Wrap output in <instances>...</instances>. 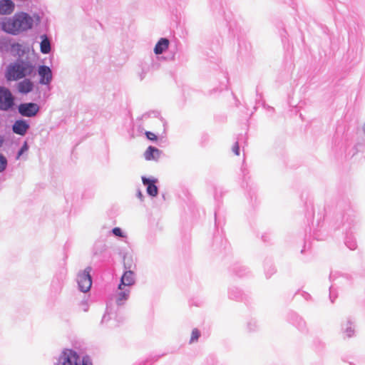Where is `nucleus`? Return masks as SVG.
<instances>
[{
    "instance_id": "nucleus-1",
    "label": "nucleus",
    "mask_w": 365,
    "mask_h": 365,
    "mask_svg": "<svg viewBox=\"0 0 365 365\" xmlns=\"http://www.w3.org/2000/svg\"><path fill=\"white\" fill-rule=\"evenodd\" d=\"M33 19L26 13H16L12 18H6L1 22V28L5 32L16 35L32 28Z\"/></svg>"
},
{
    "instance_id": "nucleus-2",
    "label": "nucleus",
    "mask_w": 365,
    "mask_h": 365,
    "mask_svg": "<svg viewBox=\"0 0 365 365\" xmlns=\"http://www.w3.org/2000/svg\"><path fill=\"white\" fill-rule=\"evenodd\" d=\"M34 71V67L30 62L21 60L8 66L5 77L8 81H17L31 76Z\"/></svg>"
},
{
    "instance_id": "nucleus-3",
    "label": "nucleus",
    "mask_w": 365,
    "mask_h": 365,
    "mask_svg": "<svg viewBox=\"0 0 365 365\" xmlns=\"http://www.w3.org/2000/svg\"><path fill=\"white\" fill-rule=\"evenodd\" d=\"M58 365H92L87 358H81L76 351L68 349L62 353Z\"/></svg>"
},
{
    "instance_id": "nucleus-4",
    "label": "nucleus",
    "mask_w": 365,
    "mask_h": 365,
    "mask_svg": "<svg viewBox=\"0 0 365 365\" xmlns=\"http://www.w3.org/2000/svg\"><path fill=\"white\" fill-rule=\"evenodd\" d=\"M91 267H88L85 270L78 274L77 282L79 289L83 292H87L90 290L92 285L91 276L90 274Z\"/></svg>"
},
{
    "instance_id": "nucleus-5",
    "label": "nucleus",
    "mask_w": 365,
    "mask_h": 365,
    "mask_svg": "<svg viewBox=\"0 0 365 365\" xmlns=\"http://www.w3.org/2000/svg\"><path fill=\"white\" fill-rule=\"evenodd\" d=\"M14 105V98L11 91L4 87H0V110H9Z\"/></svg>"
},
{
    "instance_id": "nucleus-6",
    "label": "nucleus",
    "mask_w": 365,
    "mask_h": 365,
    "mask_svg": "<svg viewBox=\"0 0 365 365\" xmlns=\"http://www.w3.org/2000/svg\"><path fill=\"white\" fill-rule=\"evenodd\" d=\"M39 110V106L34 103H21L19 106V113L26 117H34Z\"/></svg>"
},
{
    "instance_id": "nucleus-7",
    "label": "nucleus",
    "mask_w": 365,
    "mask_h": 365,
    "mask_svg": "<svg viewBox=\"0 0 365 365\" xmlns=\"http://www.w3.org/2000/svg\"><path fill=\"white\" fill-rule=\"evenodd\" d=\"M40 76V83L47 85L50 83L52 79V72L48 66H41L38 70Z\"/></svg>"
},
{
    "instance_id": "nucleus-8",
    "label": "nucleus",
    "mask_w": 365,
    "mask_h": 365,
    "mask_svg": "<svg viewBox=\"0 0 365 365\" xmlns=\"http://www.w3.org/2000/svg\"><path fill=\"white\" fill-rule=\"evenodd\" d=\"M29 124L23 120H16L12 127L13 132L20 135H24L29 129Z\"/></svg>"
},
{
    "instance_id": "nucleus-9",
    "label": "nucleus",
    "mask_w": 365,
    "mask_h": 365,
    "mask_svg": "<svg viewBox=\"0 0 365 365\" xmlns=\"http://www.w3.org/2000/svg\"><path fill=\"white\" fill-rule=\"evenodd\" d=\"M143 183L147 186V192L150 196L155 197L158 195V187L155 185L156 180H150L145 177L142 178Z\"/></svg>"
},
{
    "instance_id": "nucleus-10",
    "label": "nucleus",
    "mask_w": 365,
    "mask_h": 365,
    "mask_svg": "<svg viewBox=\"0 0 365 365\" xmlns=\"http://www.w3.org/2000/svg\"><path fill=\"white\" fill-rule=\"evenodd\" d=\"M135 283L134 274L132 271H126L122 276L118 289L122 290L123 286H131Z\"/></svg>"
},
{
    "instance_id": "nucleus-11",
    "label": "nucleus",
    "mask_w": 365,
    "mask_h": 365,
    "mask_svg": "<svg viewBox=\"0 0 365 365\" xmlns=\"http://www.w3.org/2000/svg\"><path fill=\"white\" fill-rule=\"evenodd\" d=\"M14 8V3L11 0H0V14H11Z\"/></svg>"
},
{
    "instance_id": "nucleus-12",
    "label": "nucleus",
    "mask_w": 365,
    "mask_h": 365,
    "mask_svg": "<svg viewBox=\"0 0 365 365\" xmlns=\"http://www.w3.org/2000/svg\"><path fill=\"white\" fill-rule=\"evenodd\" d=\"M161 151L153 146H149L144 153V157L146 160H158L160 158Z\"/></svg>"
},
{
    "instance_id": "nucleus-13",
    "label": "nucleus",
    "mask_w": 365,
    "mask_h": 365,
    "mask_svg": "<svg viewBox=\"0 0 365 365\" xmlns=\"http://www.w3.org/2000/svg\"><path fill=\"white\" fill-rule=\"evenodd\" d=\"M34 84L29 79H24L17 85V89L21 93H28L33 90Z\"/></svg>"
},
{
    "instance_id": "nucleus-14",
    "label": "nucleus",
    "mask_w": 365,
    "mask_h": 365,
    "mask_svg": "<svg viewBox=\"0 0 365 365\" xmlns=\"http://www.w3.org/2000/svg\"><path fill=\"white\" fill-rule=\"evenodd\" d=\"M169 43L170 42L168 39L164 38H160L154 48L155 53L161 54L163 51L168 49Z\"/></svg>"
},
{
    "instance_id": "nucleus-15",
    "label": "nucleus",
    "mask_w": 365,
    "mask_h": 365,
    "mask_svg": "<svg viewBox=\"0 0 365 365\" xmlns=\"http://www.w3.org/2000/svg\"><path fill=\"white\" fill-rule=\"evenodd\" d=\"M42 41L41 42L40 48L41 51L43 53H48L51 51V44L50 41L46 37V36H42Z\"/></svg>"
},
{
    "instance_id": "nucleus-16",
    "label": "nucleus",
    "mask_w": 365,
    "mask_h": 365,
    "mask_svg": "<svg viewBox=\"0 0 365 365\" xmlns=\"http://www.w3.org/2000/svg\"><path fill=\"white\" fill-rule=\"evenodd\" d=\"M129 292H130L129 290L121 291L118 294V299H117L118 303V304H121V303H123V301L126 300L128 299V297Z\"/></svg>"
},
{
    "instance_id": "nucleus-17",
    "label": "nucleus",
    "mask_w": 365,
    "mask_h": 365,
    "mask_svg": "<svg viewBox=\"0 0 365 365\" xmlns=\"http://www.w3.org/2000/svg\"><path fill=\"white\" fill-rule=\"evenodd\" d=\"M7 167V159L6 157L0 153V173H2L6 170Z\"/></svg>"
},
{
    "instance_id": "nucleus-18",
    "label": "nucleus",
    "mask_w": 365,
    "mask_h": 365,
    "mask_svg": "<svg viewBox=\"0 0 365 365\" xmlns=\"http://www.w3.org/2000/svg\"><path fill=\"white\" fill-rule=\"evenodd\" d=\"M200 336V332L197 329H193L191 333V337L190 342L193 343L195 341H197Z\"/></svg>"
},
{
    "instance_id": "nucleus-19",
    "label": "nucleus",
    "mask_w": 365,
    "mask_h": 365,
    "mask_svg": "<svg viewBox=\"0 0 365 365\" xmlns=\"http://www.w3.org/2000/svg\"><path fill=\"white\" fill-rule=\"evenodd\" d=\"M145 135L150 140L156 141L158 140L156 135L152 132L146 131Z\"/></svg>"
},
{
    "instance_id": "nucleus-20",
    "label": "nucleus",
    "mask_w": 365,
    "mask_h": 365,
    "mask_svg": "<svg viewBox=\"0 0 365 365\" xmlns=\"http://www.w3.org/2000/svg\"><path fill=\"white\" fill-rule=\"evenodd\" d=\"M29 149V147L26 144V143H25L23 146L21 147V148L20 149V150L19 151L18 153V155H17V159L19 158V157L26 151H27Z\"/></svg>"
},
{
    "instance_id": "nucleus-21",
    "label": "nucleus",
    "mask_w": 365,
    "mask_h": 365,
    "mask_svg": "<svg viewBox=\"0 0 365 365\" xmlns=\"http://www.w3.org/2000/svg\"><path fill=\"white\" fill-rule=\"evenodd\" d=\"M232 151L236 155H240V147L238 143H235L232 147Z\"/></svg>"
},
{
    "instance_id": "nucleus-22",
    "label": "nucleus",
    "mask_w": 365,
    "mask_h": 365,
    "mask_svg": "<svg viewBox=\"0 0 365 365\" xmlns=\"http://www.w3.org/2000/svg\"><path fill=\"white\" fill-rule=\"evenodd\" d=\"M113 233L118 237H123V233L119 227H115L113 229Z\"/></svg>"
},
{
    "instance_id": "nucleus-23",
    "label": "nucleus",
    "mask_w": 365,
    "mask_h": 365,
    "mask_svg": "<svg viewBox=\"0 0 365 365\" xmlns=\"http://www.w3.org/2000/svg\"><path fill=\"white\" fill-rule=\"evenodd\" d=\"M4 142V138L2 135H0V148L2 147Z\"/></svg>"
},
{
    "instance_id": "nucleus-24",
    "label": "nucleus",
    "mask_w": 365,
    "mask_h": 365,
    "mask_svg": "<svg viewBox=\"0 0 365 365\" xmlns=\"http://www.w3.org/2000/svg\"><path fill=\"white\" fill-rule=\"evenodd\" d=\"M138 196H140V197H141V196H142V195H141V193H140V192H139Z\"/></svg>"
}]
</instances>
